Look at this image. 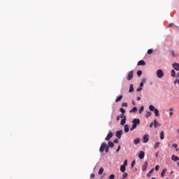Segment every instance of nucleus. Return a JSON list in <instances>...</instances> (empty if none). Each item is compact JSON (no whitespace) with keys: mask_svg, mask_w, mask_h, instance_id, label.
<instances>
[{"mask_svg":"<svg viewBox=\"0 0 179 179\" xmlns=\"http://www.w3.org/2000/svg\"><path fill=\"white\" fill-rule=\"evenodd\" d=\"M120 150H121V146L118 145L117 149L116 150L117 153H118V152H120Z\"/></svg>","mask_w":179,"mask_h":179,"instance_id":"46","label":"nucleus"},{"mask_svg":"<svg viewBox=\"0 0 179 179\" xmlns=\"http://www.w3.org/2000/svg\"><path fill=\"white\" fill-rule=\"evenodd\" d=\"M167 173V169H164L162 173H161V177H164V175Z\"/></svg>","mask_w":179,"mask_h":179,"instance_id":"17","label":"nucleus"},{"mask_svg":"<svg viewBox=\"0 0 179 179\" xmlns=\"http://www.w3.org/2000/svg\"><path fill=\"white\" fill-rule=\"evenodd\" d=\"M153 171H155V169H152L147 174V176L148 177H150V175L153 173Z\"/></svg>","mask_w":179,"mask_h":179,"instance_id":"26","label":"nucleus"},{"mask_svg":"<svg viewBox=\"0 0 179 179\" xmlns=\"http://www.w3.org/2000/svg\"><path fill=\"white\" fill-rule=\"evenodd\" d=\"M160 139L162 140L164 139V131H162L160 133Z\"/></svg>","mask_w":179,"mask_h":179,"instance_id":"28","label":"nucleus"},{"mask_svg":"<svg viewBox=\"0 0 179 179\" xmlns=\"http://www.w3.org/2000/svg\"><path fill=\"white\" fill-rule=\"evenodd\" d=\"M104 150L106 153H108V152L110 150V147H108V145H107V143H102L101 145V147L99 148V152L101 153H103V152H104Z\"/></svg>","mask_w":179,"mask_h":179,"instance_id":"1","label":"nucleus"},{"mask_svg":"<svg viewBox=\"0 0 179 179\" xmlns=\"http://www.w3.org/2000/svg\"><path fill=\"white\" fill-rule=\"evenodd\" d=\"M132 104H133V106H135V102L133 101V102H132Z\"/></svg>","mask_w":179,"mask_h":179,"instance_id":"56","label":"nucleus"},{"mask_svg":"<svg viewBox=\"0 0 179 179\" xmlns=\"http://www.w3.org/2000/svg\"><path fill=\"white\" fill-rule=\"evenodd\" d=\"M140 87H143V82H141V83H140Z\"/></svg>","mask_w":179,"mask_h":179,"instance_id":"49","label":"nucleus"},{"mask_svg":"<svg viewBox=\"0 0 179 179\" xmlns=\"http://www.w3.org/2000/svg\"><path fill=\"white\" fill-rule=\"evenodd\" d=\"M122 107H128V103L127 102H124L122 103Z\"/></svg>","mask_w":179,"mask_h":179,"instance_id":"38","label":"nucleus"},{"mask_svg":"<svg viewBox=\"0 0 179 179\" xmlns=\"http://www.w3.org/2000/svg\"><path fill=\"white\" fill-rule=\"evenodd\" d=\"M124 132H129V126L128 124L124 125Z\"/></svg>","mask_w":179,"mask_h":179,"instance_id":"19","label":"nucleus"},{"mask_svg":"<svg viewBox=\"0 0 179 179\" xmlns=\"http://www.w3.org/2000/svg\"><path fill=\"white\" fill-rule=\"evenodd\" d=\"M154 113H155V115H156L157 117H159V115H160L159 114V110H158L157 108H155V109L154 110Z\"/></svg>","mask_w":179,"mask_h":179,"instance_id":"25","label":"nucleus"},{"mask_svg":"<svg viewBox=\"0 0 179 179\" xmlns=\"http://www.w3.org/2000/svg\"><path fill=\"white\" fill-rule=\"evenodd\" d=\"M137 65L144 66V65H146V63L143 60H140V61H138Z\"/></svg>","mask_w":179,"mask_h":179,"instance_id":"13","label":"nucleus"},{"mask_svg":"<svg viewBox=\"0 0 179 179\" xmlns=\"http://www.w3.org/2000/svg\"><path fill=\"white\" fill-rule=\"evenodd\" d=\"M143 139V143H148V142H149V135H144Z\"/></svg>","mask_w":179,"mask_h":179,"instance_id":"7","label":"nucleus"},{"mask_svg":"<svg viewBox=\"0 0 179 179\" xmlns=\"http://www.w3.org/2000/svg\"><path fill=\"white\" fill-rule=\"evenodd\" d=\"M114 143H118V139H115L114 140Z\"/></svg>","mask_w":179,"mask_h":179,"instance_id":"53","label":"nucleus"},{"mask_svg":"<svg viewBox=\"0 0 179 179\" xmlns=\"http://www.w3.org/2000/svg\"><path fill=\"white\" fill-rule=\"evenodd\" d=\"M127 164H128V160L125 159V160L124 161V164H123V166H124L127 167Z\"/></svg>","mask_w":179,"mask_h":179,"instance_id":"40","label":"nucleus"},{"mask_svg":"<svg viewBox=\"0 0 179 179\" xmlns=\"http://www.w3.org/2000/svg\"><path fill=\"white\" fill-rule=\"evenodd\" d=\"M108 148H114V143H113V142H111V141H109L108 143Z\"/></svg>","mask_w":179,"mask_h":179,"instance_id":"22","label":"nucleus"},{"mask_svg":"<svg viewBox=\"0 0 179 179\" xmlns=\"http://www.w3.org/2000/svg\"><path fill=\"white\" fill-rule=\"evenodd\" d=\"M132 127L130 129V131H134V129H135L136 128V127H138V125H139V124H141V120L139 119H134L132 121Z\"/></svg>","mask_w":179,"mask_h":179,"instance_id":"2","label":"nucleus"},{"mask_svg":"<svg viewBox=\"0 0 179 179\" xmlns=\"http://www.w3.org/2000/svg\"><path fill=\"white\" fill-rule=\"evenodd\" d=\"M115 176L114 174H112L109 176V179H115Z\"/></svg>","mask_w":179,"mask_h":179,"instance_id":"43","label":"nucleus"},{"mask_svg":"<svg viewBox=\"0 0 179 179\" xmlns=\"http://www.w3.org/2000/svg\"><path fill=\"white\" fill-rule=\"evenodd\" d=\"M159 169H160V166L159 165H156L155 170H156V171H159Z\"/></svg>","mask_w":179,"mask_h":179,"instance_id":"42","label":"nucleus"},{"mask_svg":"<svg viewBox=\"0 0 179 179\" xmlns=\"http://www.w3.org/2000/svg\"><path fill=\"white\" fill-rule=\"evenodd\" d=\"M121 135H122V130L116 131V136L117 139H121Z\"/></svg>","mask_w":179,"mask_h":179,"instance_id":"6","label":"nucleus"},{"mask_svg":"<svg viewBox=\"0 0 179 179\" xmlns=\"http://www.w3.org/2000/svg\"><path fill=\"white\" fill-rule=\"evenodd\" d=\"M178 150H179L178 148H177V149H176V152H178Z\"/></svg>","mask_w":179,"mask_h":179,"instance_id":"58","label":"nucleus"},{"mask_svg":"<svg viewBox=\"0 0 179 179\" xmlns=\"http://www.w3.org/2000/svg\"><path fill=\"white\" fill-rule=\"evenodd\" d=\"M111 138H113V132L110 131L107 136L105 138V141H110V139H111Z\"/></svg>","mask_w":179,"mask_h":179,"instance_id":"5","label":"nucleus"},{"mask_svg":"<svg viewBox=\"0 0 179 179\" xmlns=\"http://www.w3.org/2000/svg\"><path fill=\"white\" fill-rule=\"evenodd\" d=\"M125 170H126V166L124 165H122L120 166V171H122V173H125Z\"/></svg>","mask_w":179,"mask_h":179,"instance_id":"16","label":"nucleus"},{"mask_svg":"<svg viewBox=\"0 0 179 179\" xmlns=\"http://www.w3.org/2000/svg\"><path fill=\"white\" fill-rule=\"evenodd\" d=\"M127 177H128V173H124L123 174L122 178H123V179H125V178H127Z\"/></svg>","mask_w":179,"mask_h":179,"instance_id":"41","label":"nucleus"},{"mask_svg":"<svg viewBox=\"0 0 179 179\" xmlns=\"http://www.w3.org/2000/svg\"><path fill=\"white\" fill-rule=\"evenodd\" d=\"M141 90H142V87H141L136 90L137 92H141Z\"/></svg>","mask_w":179,"mask_h":179,"instance_id":"50","label":"nucleus"},{"mask_svg":"<svg viewBox=\"0 0 179 179\" xmlns=\"http://www.w3.org/2000/svg\"><path fill=\"white\" fill-rule=\"evenodd\" d=\"M162 124L157 122V120L155 119L154 120V127L157 128L158 127H160Z\"/></svg>","mask_w":179,"mask_h":179,"instance_id":"10","label":"nucleus"},{"mask_svg":"<svg viewBox=\"0 0 179 179\" xmlns=\"http://www.w3.org/2000/svg\"><path fill=\"white\" fill-rule=\"evenodd\" d=\"M176 79L174 80L173 83L174 85H177V83L179 85V73L177 74Z\"/></svg>","mask_w":179,"mask_h":179,"instance_id":"14","label":"nucleus"},{"mask_svg":"<svg viewBox=\"0 0 179 179\" xmlns=\"http://www.w3.org/2000/svg\"><path fill=\"white\" fill-rule=\"evenodd\" d=\"M134 92V85H130L129 93H132Z\"/></svg>","mask_w":179,"mask_h":179,"instance_id":"21","label":"nucleus"},{"mask_svg":"<svg viewBox=\"0 0 179 179\" xmlns=\"http://www.w3.org/2000/svg\"><path fill=\"white\" fill-rule=\"evenodd\" d=\"M137 76H138V78H141V76H142V71L139 70L137 71Z\"/></svg>","mask_w":179,"mask_h":179,"instance_id":"30","label":"nucleus"},{"mask_svg":"<svg viewBox=\"0 0 179 179\" xmlns=\"http://www.w3.org/2000/svg\"><path fill=\"white\" fill-rule=\"evenodd\" d=\"M157 76L159 78V79H162L163 76H164V72L162 69H158L157 71Z\"/></svg>","mask_w":179,"mask_h":179,"instance_id":"3","label":"nucleus"},{"mask_svg":"<svg viewBox=\"0 0 179 179\" xmlns=\"http://www.w3.org/2000/svg\"><path fill=\"white\" fill-rule=\"evenodd\" d=\"M169 111H171V112L169 113V115H170V117H171V115H173V111H174V108H171L169 109Z\"/></svg>","mask_w":179,"mask_h":179,"instance_id":"31","label":"nucleus"},{"mask_svg":"<svg viewBox=\"0 0 179 179\" xmlns=\"http://www.w3.org/2000/svg\"><path fill=\"white\" fill-rule=\"evenodd\" d=\"M142 82H143H143H146V79L143 78V79L142 80Z\"/></svg>","mask_w":179,"mask_h":179,"instance_id":"55","label":"nucleus"},{"mask_svg":"<svg viewBox=\"0 0 179 179\" xmlns=\"http://www.w3.org/2000/svg\"><path fill=\"white\" fill-rule=\"evenodd\" d=\"M160 145V142H157L154 146V149H157Z\"/></svg>","mask_w":179,"mask_h":179,"instance_id":"33","label":"nucleus"},{"mask_svg":"<svg viewBox=\"0 0 179 179\" xmlns=\"http://www.w3.org/2000/svg\"><path fill=\"white\" fill-rule=\"evenodd\" d=\"M136 111H138V108L136 107H134L130 111L129 113H136Z\"/></svg>","mask_w":179,"mask_h":179,"instance_id":"24","label":"nucleus"},{"mask_svg":"<svg viewBox=\"0 0 179 179\" xmlns=\"http://www.w3.org/2000/svg\"><path fill=\"white\" fill-rule=\"evenodd\" d=\"M90 177L91 178H94V177H96V175H94V173H92Z\"/></svg>","mask_w":179,"mask_h":179,"instance_id":"48","label":"nucleus"},{"mask_svg":"<svg viewBox=\"0 0 179 179\" xmlns=\"http://www.w3.org/2000/svg\"><path fill=\"white\" fill-rule=\"evenodd\" d=\"M171 160H173V162H178L179 157H177V156L175 155H173L171 156Z\"/></svg>","mask_w":179,"mask_h":179,"instance_id":"11","label":"nucleus"},{"mask_svg":"<svg viewBox=\"0 0 179 179\" xmlns=\"http://www.w3.org/2000/svg\"><path fill=\"white\" fill-rule=\"evenodd\" d=\"M151 179H156V178H152Z\"/></svg>","mask_w":179,"mask_h":179,"instance_id":"59","label":"nucleus"},{"mask_svg":"<svg viewBox=\"0 0 179 179\" xmlns=\"http://www.w3.org/2000/svg\"><path fill=\"white\" fill-rule=\"evenodd\" d=\"M146 169H148V161H145L144 164L143 165L142 171H146Z\"/></svg>","mask_w":179,"mask_h":179,"instance_id":"12","label":"nucleus"},{"mask_svg":"<svg viewBox=\"0 0 179 179\" xmlns=\"http://www.w3.org/2000/svg\"><path fill=\"white\" fill-rule=\"evenodd\" d=\"M122 100V95L119 96L116 99H115V103H118V101H121Z\"/></svg>","mask_w":179,"mask_h":179,"instance_id":"18","label":"nucleus"},{"mask_svg":"<svg viewBox=\"0 0 179 179\" xmlns=\"http://www.w3.org/2000/svg\"><path fill=\"white\" fill-rule=\"evenodd\" d=\"M153 52V50L152 49H149L148 50V54H152Z\"/></svg>","mask_w":179,"mask_h":179,"instance_id":"44","label":"nucleus"},{"mask_svg":"<svg viewBox=\"0 0 179 179\" xmlns=\"http://www.w3.org/2000/svg\"><path fill=\"white\" fill-rule=\"evenodd\" d=\"M103 173H104V169L103 168H100V169L99 171V176H101V174H103Z\"/></svg>","mask_w":179,"mask_h":179,"instance_id":"27","label":"nucleus"},{"mask_svg":"<svg viewBox=\"0 0 179 179\" xmlns=\"http://www.w3.org/2000/svg\"><path fill=\"white\" fill-rule=\"evenodd\" d=\"M171 75L172 78H176V71L171 70Z\"/></svg>","mask_w":179,"mask_h":179,"instance_id":"23","label":"nucleus"},{"mask_svg":"<svg viewBox=\"0 0 179 179\" xmlns=\"http://www.w3.org/2000/svg\"><path fill=\"white\" fill-rule=\"evenodd\" d=\"M150 115H152V113L151 112H147L146 114H145V117L149 118V117H150Z\"/></svg>","mask_w":179,"mask_h":179,"instance_id":"32","label":"nucleus"},{"mask_svg":"<svg viewBox=\"0 0 179 179\" xmlns=\"http://www.w3.org/2000/svg\"><path fill=\"white\" fill-rule=\"evenodd\" d=\"M120 115H117V117H116L117 121H120Z\"/></svg>","mask_w":179,"mask_h":179,"instance_id":"52","label":"nucleus"},{"mask_svg":"<svg viewBox=\"0 0 179 179\" xmlns=\"http://www.w3.org/2000/svg\"><path fill=\"white\" fill-rule=\"evenodd\" d=\"M156 156H157V153L156 154Z\"/></svg>","mask_w":179,"mask_h":179,"instance_id":"61","label":"nucleus"},{"mask_svg":"<svg viewBox=\"0 0 179 179\" xmlns=\"http://www.w3.org/2000/svg\"><path fill=\"white\" fill-rule=\"evenodd\" d=\"M120 111L122 114H125V110L123 108H120Z\"/></svg>","mask_w":179,"mask_h":179,"instance_id":"35","label":"nucleus"},{"mask_svg":"<svg viewBox=\"0 0 179 179\" xmlns=\"http://www.w3.org/2000/svg\"><path fill=\"white\" fill-rule=\"evenodd\" d=\"M135 163H136V162H135V160H134L132 162H131V168L132 169H134V166H135Z\"/></svg>","mask_w":179,"mask_h":179,"instance_id":"45","label":"nucleus"},{"mask_svg":"<svg viewBox=\"0 0 179 179\" xmlns=\"http://www.w3.org/2000/svg\"><path fill=\"white\" fill-rule=\"evenodd\" d=\"M168 27H174V24H169Z\"/></svg>","mask_w":179,"mask_h":179,"instance_id":"47","label":"nucleus"},{"mask_svg":"<svg viewBox=\"0 0 179 179\" xmlns=\"http://www.w3.org/2000/svg\"><path fill=\"white\" fill-rule=\"evenodd\" d=\"M143 110H145V108L143 106H141L139 110V114H142V113H143Z\"/></svg>","mask_w":179,"mask_h":179,"instance_id":"34","label":"nucleus"},{"mask_svg":"<svg viewBox=\"0 0 179 179\" xmlns=\"http://www.w3.org/2000/svg\"><path fill=\"white\" fill-rule=\"evenodd\" d=\"M149 109L150 111H155V110H156V108H155V106H153V105L150 106Z\"/></svg>","mask_w":179,"mask_h":179,"instance_id":"29","label":"nucleus"},{"mask_svg":"<svg viewBox=\"0 0 179 179\" xmlns=\"http://www.w3.org/2000/svg\"><path fill=\"white\" fill-rule=\"evenodd\" d=\"M134 78V71H131L127 76V80H132Z\"/></svg>","mask_w":179,"mask_h":179,"instance_id":"4","label":"nucleus"},{"mask_svg":"<svg viewBox=\"0 0 179 179\" xmlns=\"http://www.w3.org/2000/svg\"><path fill=\"white\" fill-rule=\"evenodd\" d=\"M138 157L142 160L145 157V152L143 151H141L138 154Z\"/></svg>","mask_w":179,"mask_h":179,"instance_id":"9","label":"nucleus"},{"mask_svg":"<svg viewBox=\"0 0 179 179\" xmlns=\"http://www.w3.org/2000/svg\"><path fill=\"white\" fill-rule=\"evenodd\" d=\"M178 133L179 134V129H178Z\"/></svg>","mask_w":179,"mask_h":179,"instance_id":"60","label":"nucleus"},{"mask_svg":"<svg viewBox=\"0 0 179 179\" xmlns=\"http://www.w3.org/2000/svg\"><path fill=\"white\" fill-rule=\"evenodd\" d=\"M172 148H174V149H177L178 148V145L176 143L172 144Z\"/></svg>","mask_w":179,"mask_h":179,"instance_id":"39","label":"nucleus"},{"mask_svg":"<svg viewBox=\"0 0 179 179\" xmlns=\"http://www.w3.org/2000/svg\"><path fill=\"white\" fill-rule=\"evenodd\" d=\"M125 122H127V117H124V119L121 120L120 125H125Z\"/></svg>","mask_w":179,"mask_h":179,"instance_id":"15","label":"nucleus"},{"mask_svg":"<svg viewBox=\"0 0 179 179\" xmlns=\"http://www.w3.org/2000/svg\"><path fill=\"white\" fill-rule=\"evenodd\" d=\"M172 66L175 71H179V64L178 63H174L172 64Z\"/></svg>","mask_w":179,"mask_h":179,"instance_id":"8","label":"nucleus"},{"mask_svg":"<svg viewBox=\"0 0 179 179\" xmlns=\"http://www.w3.org/2000/svg\"><path fill=\"white\" fill-rule=\"evenodd\" d=\"M139 142H141L140 138H136V139L134 140V145H138V143H139Z\"/></svg>","mask_w":179,"mask_h":179,"instance_id":"20","label":"nucleus"},{"mask_svg":"<svg viewBox=\"0 0 179 179\" xmlns=\"http://www.w3.org/2000/svg\"><path fill=\"white\" fill-rule=\"evenodd\" d=\"M170 52L172 57H176V53L174 52V50H171Z\"/></svg>","mask_w":179,"mask_h":179,"instance_id":"37","label":"nucleus"},{"mask_svg":"<svg viewBox=\"0 0 179 179\" xmlns=\"http://www.w3.org/2000/svg\"><path fill=\"white\" fill-rule=\"evenodd\" d=\"M153 125H154V122H152V123H150V128H152V127H153Z\"/></svg>","mask_w":179,"mask_h":179,"instance_id":"51","label":"nucleus"},{"mask_svg":"<svg viewBox=\"0 0 179 179\" xmlns=\"http://www.w3.org/2000/svg\"><path fill=\"white\" fill-rule=\"evenodd\" d=\"M173 173H174V171H172L171 172V174H173Z\"/></svg>","mask_w":179,"mask_h":179,"instance_id":"57","label":"nucleus"},{"mask_svg":"<svg viewBox=\"0 0 179 179\" xmlns=\"http://www.w3.org/2000/svg\"><path fill=\"white\" fill-rule=\"evenodd\" d=\"M124 113H121L119 117L122 118V120H124V117H127V116L124 115Z\"/></svg>","mask_w":179,"mask_h":179,"instance_id":"36","label":"nucleus"},{"mask_svg":"<svg viewBox=\"0 0 179 179\" xmlns=\"http://www.w3.org/2000/svg\"><path fill=\"white\" fill-rule=\"evenodd\" d=\"M141 100V96L137 97V101H139Z\"/></svg>","mask_w":179,"mask_h":179,"instance_id":"54","label":"nucleus"}]
</instances>
